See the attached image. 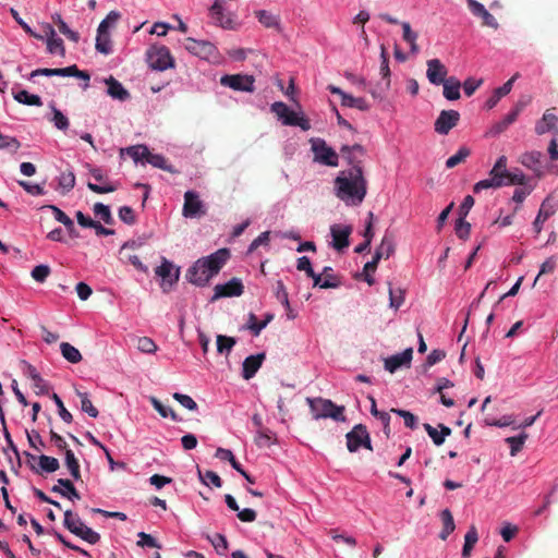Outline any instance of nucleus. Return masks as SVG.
<instances>
[{"mask_svg": "<svg viewBox=\"0 0 558 558\" xmlns=\"http://www.w3.org/2000/svg\"><path fill=\"white\" fill-rule=\"evenodd\" d=\"M220 84L236 92H254V77L252 75L233 74L223 75L220 78Z\"/></svg>", "mask_w": 558, "mask_h": 558, "instance_id": "f8f14e48", "label": "nucleus"}, {"mask_svg": "<svg viewBox=\"0 0 558 558\" xmlns=\"http://www.w3.org/2000/svg\"><path fill=\"white\" fill-rule=\"evenodd\" d=\"M401 29H403V40L410 45V52L412 54H417L420 52L417 33L411 29V24L409 22H401Z\"/></svg>", "mask_w": 558, "mask_h": 558, "instance_id": "2f4dec72", "label": "nucleus"}, {"mask_svg": "<svg viewBox=\"0 0 558 558\" xmlns=\"http://www.w3.org/2000/svg\"><path fill=\"white\" fill-rule=\"evenodd\" d=\"M345 446L349 452H356L361 446L366 450H372L369 434L362 423L347 432Z\"/></svg>", "mask_w": 558, "mask_h": 558, "instance_id": "423d86ee", "label": "nucleus"}, {"mask_svg": "<svg viewBox=\"0 0 558 558\" xmlns=\"http://www.w3.org/2000/svg\"><path fill=\"white\" fill-rule=\"evenodd\" d=\"M529 434L523 432L520 436H510L506 441L510 445V457H515L523 448Z\"/></svg>", "mask_w": 558, "mask_h": 558, "instance_id": "de8ad7c7", "label": "nucleus"}, {"mask_svg": "<svg viewBox=\"0 0 558 558\" xmlns=\"http://www.w3.org/2000/svg\"><path fill=\"white\" fill-rule=\"evenodd\" d=\"M209 11H210L213 19L215 20V23L218 26H220L225 29L233 28V21L229 16L225 15V13H223L221 0H216L211 4Z\"/></svg>", "mask_w": 558, "mask_h": 558, "instance_id": "bb28decb", "label": "nucleus"}, {"mask_svg": "<svg viewBox=\"0 0 558 558\" xmlns=\"http://www.w3.org/2000/svg\"><path fill=\"white\" fill-rule=\"evenodd\" d=\"M505 186V180L501 175L488 172V178L473 185V192L480 193L484 190L500 189Z\"/></svg>", "mask_w": 558, "mask_h": 558, "instance_id": "7c9ffc66", "label": "nucleus"}, {"mask_svg": "<svg viewBox=\"0 0 558 558\" xmlns=\"http://www.w3.org/2000/svg\"><path fill=\"white\" fill-rule=\"evenodd\" d=\"M466 5H469V9L475 16H480L482 19V25L493 29H498V21L484 4L476 0H466Z\"/></svg>", "mask_w": 558, "mask_h": 558, "instance_id": "a211bd4d", "label": "nucleus"}, {"mask_svg": "<svg viewBox=\"0 0 558 558\" xmlns=\"http://www.w3.org/2000/svg\"><path fill=\"white\" fill-rule=\"evenodd\" d=\"M60 352L62 357L71 364H77L82 361L80 351L68 342L60 344Z\"/></svg>", "mask_w": 558, "mask_h": 558, "instance_id": "ea45409f", "label": "nucleus"}, {"mask_svg": "<svg viewBox=\"0 0 558 558\" xmlns=\"http://www.w3.org/2000/svg\"><path fill=\"white\" fill-rule=\"evenodd\" d=\"M94 215L98 218H100L106 225H111L113 222V219L110 214V209L108 206L96 203L93 207Z\"/></svg>", "mask_w": 558, "mask_h": 558, "instance_id": "6e6d98bb", "label": "nucleus"}, {"mask_svg": "<svg viewBox=\"0 0 558 558\" xmlns=\"http://www.w3.org/2000/svg\"><path fill=\"white\" fill-rule=\"evenodd\" d=\"M535 132L538 135H544L548 132H558V117L553 110H547L543 118L536 123Z\"/></svg>", "mask_w": 558, "mask_h": 558, "instance_id": "5701e85b", "label": "nucleus"}, {"mask_svg": "<svg viewBox=\"0 0 558 558\" xmlns=\"http://www.w3.org/2000/svg\"><path fill=\"white\" fill-rule=\"evenodd\" d=\"M50 108L52 117L49 121L57 130L65 132L70 126L69 119L59 109H57L53 104L50 105Z\"/></svg>", "mask_w": 558, "mask_h": 558, "instance_id": "79ce46f5", "label": "nucleus"}, {"mask_svg": "<svg viewBox=\"0 0 558 558\" xmlns=\"http://www.w3.org/2000/svg\"><path fill=\"white\" fill-rule=\"evenodd\" d=\"M155 275L161 278L162 291L168 292L179 279V269H174L169 260L162 258L161 265L155 269Z\"/></svg>", "mask_w": 558, "mask_h": 558, "instance_id": "4468645a", "label": "nucleus"}, {"mask_svg": "<svg viewBox=\"0 0 558 558\" xmlns=\"http://www.w3.org/2000/svg\"><path fill=\"white\" fill-rule=\"evenodd\" d=\"M120 154H126L134 162L143 161L148 155V148L145 145H135L120 150Z\"/></svg>", "mask_w": 558, "mask_h": 558, "instance_id": "a18cd8bd", "label": "nucleus"}, {"mask_svg": "<svg viewBox=\"0 0 558 558\" xmlns=\"http://www.w3.org/2000/svg\"><path fill=\"white\" fill-rule=\"evenodd\" d=\"M520 77V74L517 73L512 75L507 83H504L499 88L493 92V95L486 100V108L493 109L499 102V100L511 93V88L513 87V82Z\"/></svg>", "mask_w": 558, "mask_h": 558, "instance_id": "b1692460", "label": "nucleus"}, {"mask_svg": "<svg viewBox=\"0 0 558 558\" xmlns=\"http://www.w3.org/2000/svg\"><path fill=\"white\" fill-rule=\"evenodd\" d=\"M58 485H61L63 488V498H68L69 500H78L81 498L80 493L75 489L71 480H63V477H60L58 480Z\"/></svg>", "mask_w": 558, "mask_h": 558, "instance_id": "3c124183", "label": "nucleus"}, {"mask_svg": "<svg viewBox=\"0 0 558 558\" xmlns=\"http://www.w3.org/2000/svg\"><path fill=\"white\" fill-rule=\"evenodd\" d=\"M312 417L319 420V417H330L336 422H343V408L335 405L331 401L322 398L306 399Z\"/></svg>", "mask_w": 558, "mask_h": 558, "instance_id": "7ed1b4c3", "label": "nucleus"}, {"mask_svg": "<svg viewBox=\"0 0 558 558\" xmlns=\"http://www.w3.org/2000/svg\"><path fill=\"white\" fill-rule=\"evenodd\" d=\"M150 404L153 405L154 410L161 416V417H168V415L174 421L178 422L180 420L177 414L166 407L162 405V403L157 400L156 398H150Z\"/></svg>", "mask_w": 558, "mask_h": 558, "instance_id": "13d9d810", "label": "nucleus"}, {"mask_svg": "<svg viewBox=\"0 0 558 558\" xmlns=\"http://www.w3.org/2000/svg\"><path fill=\"white\" fill-rule=\"evenodd\" d=\"M13 98L19 104L25 105V106H35L40 107L43 105L41 99L37 95H31L26 90H19L17 93H13Z\"/></svg>", "mask_w": 558, "mask_h": 558, "instance_id": "c03bdc74", "label": "nucleus"}, {"mask_svg": "<svg viewBox=\"0 0 558 558\" xmlns=\"http://www.w3.org/2000/svg\"><path fill=\"white\" fill-rule=\"evenodd\" d=\"M448 69L444 65L441 60L432 59L427 60V81L432 85L439 86L448 81Z\"/></svg>", "mask_w": 558, "mask_h": 558, "instance_id": "dca6fc26", "label": "nucleus"}, {"mask_svg": "<svg viewBox=\"0 0 558 558\" xmlns=\"http://www.w3.org/2000/svg\"><path fill=\"white\" fill-rule=\"evenodd\" d=\"M381 78L386 81V89L391 86V70L389 69V53L385 45H381V66H379Z\"/></svg>", "mask_w": 558, "mask_h": 558, "instance_id": "37998d69", "label": "nucleus"}, {"mask_svg": "<svg viewBox=\"0 0 558 558\" xmlns=\"http://www.w3.org/2000/svg\"><path fill=\"white\" fill-rule=\"evenodd\" d=\"M147 62L153 70L165 71L173 68V59L165 46H153L148 49Z\"/></svg>", "mask_w": 558, "mask_h": 558, "instance_id": "0eeeda50", "label": "nucleus"}, {"mask_svg": "<svg viewBox=\"0 0 558 558\" xmlns=\"http://www.w3.org/2000/svg\"><path fill=\"white\" fill-rule=\"evenodd\" d=\"M51 400L54 402L57 409H58V414L59 416L66 423V424H71L72 420H73V416L72 414L64 408L63 405V402L61 401V399L58 397V395L56 393H52L51 396Z\"/></svg>", "mask_w": 558, "mask_h": 558, "instance_id": "e2e57ef3", "label": "nucleus"}, {"mask_svg": "<svg viewBox=\"0 0 558 558\" xmlns=\"http://www.w3.org/2000/svg\"><path fill=\"white\" fill-rule=\"evenodd\" d=\"M517 120L518 114L513 110H510L502 121H499L497 124H495V132L497 134L505 132L508 126L513 124Z\"/></svg>", "mask_w": 558, "mask_h": 558, "instance_id": "0e129e2a", "label": "nucleus"}, {"mask_svg": "<svg viewBox=\"0 0 558 558\" xmlns=\"http://www.w3.org/2000/svg\"><path fill=\"white\" fill-rule=\"evenodd\" d=\"M461 114L457 110H442L434 122V131L440 135H448L459 124Z\"/></svg>", "mask_w": 558, "mask_h": 558, "instance_id": "ddd939ff", "label": "nucleus"}, {"mask_svg": "<svg viewBox=\"0 0 558 558\" xmlns=\"http://www.w3.org/2000/svg\"><path fill=\"white\" fill-rule=\"evenodd\" d=\"M243 284L242 282L233 278L225 284H217L214 288V295L210 301L215 302L221 298H234L243 294Z\"/></svg>", "mask_w": 558, "mask_h": 558, "instance_id": "2eb2a0df", "label": "nucleus"}, {"mask_svg": "<svg viewBox=\"0 0 558 558\" xmlns=\"http://www.w3.org/2000/svg\"><path fill=\"white\" fill-rule=\"evenodd\" d=\"M235 340L231 337L226 336H217L216 345L218 353H229L231 349L234 347Z\"/></svg>", "mask_w": 558, "mask_h": 558, "instance_id": "052dcab7", "label": "nucleus"}, {"mask_svg": "<svg viewBox=\"0 0 558 558\" xmlns=\"http://www.w3.org/2000/svg\"><path fill=\"white\" fill-rule=\"evenodd\" d=\"M49 275L50 268L46 265H38L31 272L32 278L39 283L45 282Z\"/></svg>", "mask_w": 558, "mask_h": 558, "instance_id": "774afa93", "label": "nucleus"}, {"mask_svg": "<svg viewBox=\"0 0 558 558\" xmlns=\"http://www.w3.org/2000/svg\"><path fill=\"white\" fill-rule=\"evenodd\" d=\"M257 21L266 28H275L280 31L279 17L265 10L254 12Z\"/></svg>", "mask_w": 558, "mask_h": 558, "instance_id": "473e14b6", "label": "nucleus"}, {"mask_svg": "<svg viewBox=\"0 0 558 558\" xmlns=\"http://www.w3.org/2000/svg\"><path fill=\"white\" fill-rule=\"evenodd\" d=\"M472 226L466 222L463 218H458L456 221V236L460 240H468L470 238V231Z\"/></svg>", "mask_w": 558, "mask_h": 558, "instance_id": "bf43d9fd", "label": "nucleus"}, {"mask_svg": "<svg viewBox=\"0 0 558 558\" xmlns=\"http://www.w3.org/2000/svg\"><path fill=\"white\" fill-rule=\"evenodd\" d=\"M59 460L56 458H51V456H38V466L39 469L33 470L39 474L40 472H56L59 470Z\"/></svg>", "mask_w": 558, "mask_h": 558, "instance_id": "58836bf2", "label": "nucleus"}, {"mask_svg": "<svg viewBox=\"0 0 558 558\" xmlns=\"http://www.w3.org/2000/svg\"><path fill=\"white\" fill-rule=\"evenodd\" d=\"M183 198L182 216L184 218H199L206 215L205 205L196 192L187 191Z\"/></svg>", "mask_w": 558, "mask_h": 558, "instance_id": "9b49d317", "label": "nucleus"}, {"mask_svg": "<svg viewBox=\"0 0 558 558\" xmlns=\"http://www.w3.org/2000/svg\"><path fill=\"white\" fill-rule=\"evenodd\" d=\"M440 520L442 521V530H440V539H448V536L454 531V519L452 512L448 508H445L440 512Z\"/></svg>", "mask_w": 558, "mask_h": 558, "instance_id": "72a5a7b5", "label": "nucleus"}, {"mask_svg": "<svg viewBox=\"0 0 558 558\" xmlns=\"http://www.w3.org/2000/svg\"><path fill=\"white\" fill-rule=\"evenodd\" d=\"M276 441V436L272 432L267 429V427H260L256 430V435L254 437V442L259 448H269Z\"/></svg>", "mask_w": 558, "mask_h": 558, "instance_id": "c9c22d12", "label": "nucleus"}, {"mask_svg": "<svg viewBox=\"0 0 558 558\" xmlns=\"http://www.w3.org/2000/svg\"><path fill=\"white\" fill-rule=\"evenodd\" d=\"M63 525L76 537H81L88 544H97L100 539L99 534L93 531L92 527H87L81 520L80 517L74 514L72 510L64 511Z\"/></svg>", "mask_w": 558, "mask_h": 558, "instance_id": "20e7f679", "label": "nucleus"}, {"mask_svg": "<svg viewBox=\"0 0 558 558\" xmlns=\"http://www.w3.org/2000/svg\"><path fill=\"white\" fill-rule=\"evenodd\" d=\"M381 258L388 259L395 252L396 245L393 244V239L386 235L381 239V244H379L377 251H375Z\"/></svg>", "mask_w": 558, "mask_h": 558, "instance_id": "09e8293b", "label": "nucleus"}, {"mask_svg": "<svg viewBox=\"0 0 558 558\" xmlns=\"http://www.w3.org/2000/svg\"><path fill=\"white\" fill-rule=\"evenodd\" d=\"M76 396L80 398L82 412L86 413L89 417H96L98 415V411L92 404L87 393L76 391Z\"/></svg>", "mask_w": 558, "mask_h": 558, "instance_id": "603ef678", "label": "nucleus"}, {"mask_svg": "<svg viewBox=\"0 0 558 558\" xmlns=\"http://www.w3.org/2000/svg\"><path fill=\"white\" fill-rule=\"evenodd\" d=\"M121 17L120 13L117 11H110L107 16L100 22L98 25L97 32L105 33L108 32L109 27L116 24Z\"/></svg>", "mask_w": 558, "mask_h": 558, "instance_id": "680f3d73", "label": "nucleus"}, {"mask_svg": "<svg viewBox=\"0 0 558 558\" xmlns=\"http://www.w3.org/2000/svg\"><path fill=\"white\" fill-rule=\"evenodd\" d=\"M423 428H425L427 435L436 446H441L444 441H446V438L452 433V429H450L448 425H444V423L438 425V428H440L439 432L437 427H432L428 423H425Z\"/></svg>", "mask_w": 558, "mask_h": 558, "instance_id": "c85d7f7f", "label": "nucleus"}, {"mask_svg": "<svg viewBox=\"0 0 558 558\" xmlns=\"http://www.w3.org/2000/svg\"><path fill=\"white\" fill-rule=\"evenodd\" d=\"M272 319L271 315H267L266 318L263 322H257L254 314H250L248 322H247V329L257 337L260 331L269 324V322Z\"/></svg>", "mask_w": 558, "mask_h": 558, "instance_id": "8fccbe9b", "label": "nucleus"}, {"mask_svg": "<svg viewBox=\"0 0 558 558\" xmlns=\"http://www.w3.org/2000/svg\"><path fill=\"white\" fill-rule=\"evenodd\" d=\"M469 155L470 150L466 147H460L452 157L448 158L447 163H445L447 169H453L456 166H459Z\"/></svg>", "mask_w": 558, "mask_h": 558, "instance_id": "5fc2aeb1", "label": "nucleus"}, {"mask_svg": "<svg viewBox=\"0 0 558 558\" xmlns=\"http://www.w3.org/2000/svg\"><path fill=\"white\" fill-rule=\"evenodd\" d=\"M75 185V175L71 170L61 172L58 177V186L61 190V194L65 195L73 190Z\"/></svg>", "mask_w": 558, "mask_h": 558, "instance_id": "a19ab883", "label": "nucleus"}, {"mask_svg": "<svg viewBox=\"0 0 558 558\" xmlns=\"http://www.w3.org/2000/svg\"><path fill=\"white\" fill-rule=\"evenodd\" d=\"M105 84L107 85V95L112 99L125 101L130 98L129 92L114 77L109 76L105 80Z\"/></svg>", "mask_w": 558, "mask_h": 558, "instance_id": "a878e982", "label": "nucleus"}, {"mask_svg": "<svg viewBox=\"0 0 558 558\" xmlns=\"http://www.w3.org/2000/svg\"><path fill=\"white\" fill-rule=\"evenodd\" d=\"M53 24L58 27V31L65 36L69 40L73 43H77L80 39V36L76 32L69 28L66 23L62 20L60 14H53L51 16Z\"/></svg>", "mask_w": 558, "mask_h": 558, "instance_id": "e433bc0d", "label": "nucleus"}, {"mask_svg": "<svg viewBox=\"0 0 558 558\" xmlns=\"http://www.w3.org/2000/svg\"><path fill=\"white\" fill-rule=\"evenodd\" d=\"M558 209V203L551 196L547 197L541 206L537 218L534 221V229L537 234L543 230L544 223L555 215Z\"/></svg>", "mask_w": 558, "mask_h": 558, "instance_id": "6ab92c4d", "label": "nucleus"}, {"mask_svg": "<svg viewBox=\"0 0 558 558\" xmlns=\"http://www.w3.org/2000/svg\"><path fill=\"white\" fill-rule=\"evenodd\" d=\"M45 34L47 36V50L51 54L64 56L65 49L61 38L56 37L53 27L49 24L45 25Z\"/></svg>", "mask_w": 558, "mask_h": 558, "instance_id": "393cba45", "label": "nucleus"}, {"mask_svg": "<svg viewBox=\"0 0 558 558\" xmlns=\"http://www.w3.org/2000/svg\"><path fill=\"white\" fill-rule=\"evenodd\" d=\"M442 96L449 101L459 100L461 98V82L451 76L442 84Z\"/></svg>", "mask_w": 558, "mask_h": 558, "instance_id": "c756f323", "label": "nucleus"}, {"mask_svg": "<svg viewBox=\"0 0 558 558\" xmlns=\"http://www.w3.org/2000/svg\"><path fill=\"white\" fill-rule=\"evenodd\" d=\"M413 360V349H405L401 354H395L384 361V368L390 374L403 366H410Z\"/></svg>", "mask_w": 558, "mask_h": 558, "instance_id": "aec40b11", "label": "nucleus"}, {"mask_svg": "<svg viewBox=\"0 0 558 558\" xmlns=\"http://www.w3.org/2000/svg\"><path fill=\"white\" fill-rule=\"evenodd\" d=\"M270 111L277 117L278 120L281 121L283 125L299 126L302 131H307L311 128L310 121L306 118L303 116H298L281 101L274 102L270 106Z\"/></svg>", "mask_w": 558, "mask_h": 558, "instance_id": "39448f33", "label": "nucleus"}, {"mask_svg": "<svg viewBox=\"0 0 558 558\" xmlns=\"http://www.w3.org/2000/svg\"><path fill=\"white\" fill-rule=\"evenodd\" d=\"M64 462H65V466H66L70 475L75 481H81V471H80L78 460L74 457V453L72 452L71 449H65Z\"/></svg>", "mask_w": 558, "mask_h": 558, "instance_id": "4c0bfd02", "label": "nucleus"}, {"mask_svg": "<svg viewBox=\"0 0 558 558\" xmlns=\"http://www.w3.org/2000/svg\"><path fill=\"white\" fill-rule=\"evenodd\" d=\"M327 90L332 95H338L341 100V106L347 108H355L360 111H367L369 109V105L364 98H355L351 95L345 94L340 88L328 85Z\"/></svg>", "mask_w": 558, "mask_h": 558, "instance_id": "f3484780", "label": "nucleus"}, {"mask_svg": "<svg viewBox=\"0 0 558 558\" xmlns=\"http://www.w3.org/2000/svg\"><path fill=\"white\" fill-rule=\"evenodd\" d=\"M265 360V354H256L247 356L242 364V377L245 380H248L255 376L257 371L260 368L263 361Z\"/></svg>", "mask_w": 558, "mask_h": 558, "instance_id": "4be33fe9", "label": "nucleus"}, {"mask_svg": "<svg viewBox=\"0 0 558 558\" xmlns=\"http://www.w3.org/2000/svg\"><path fill=\"white\" fill-rule=\"evenodd\" d=\"M542 158L543 154L541 151H529L525 153L519 158V162L526 167L527 169L535 172L537 175L542 174Z\"/></svg>", "mask_w": 558, "mask_h": 558, "instance_id": "cd10ccee", "label": "nucleus"}, {"mask_svg": "<svg viewBox=\"0 0 558 558\" xmlns=\"http://www.w3.org/2000/svg\"><path fill=\"white\" fill-rule=\"evenodd\" d=\"M351 227L333 225L330 227V235L332 239V247L337 251H342L349 246V235L351 234Z\"/></svg>", "mask_w": 558, "mask_h": 558, "instance_id": "412c9836", "label": "nucleus"}, {"mask_svg": "<svg viewBox=\"0 0 558 558\" xmlns=\"http://www.w3.org/2000/svg\"><path fill=\"white\" fill-rule=\"evenodd\" d=\"M184 48L193 56L204 60H215L217 58V48L209 41L186 38Z\"/></svg>", "mask_w": 558, "mask_h": 558, "instance_id": "9d476101", "label": "nucleus"}, {"mask_svg": "<svg viewBox=\"0 0 558 558\" xmlns=\"http://www.w3.org/2000/svg\"><path fill=\"white\" fill-rule=\"evenodd\" d=\"M198 477L205 485H208V483L214 487H221L222 485L220 477L214 473V471H206L205 473H202L198 469Z\"/></svg>", "mask_w": 558, "mask_h": 558, "instance_id": "338daca9", "label": "nucleus"}, {"mask_svg": "<svg viewBox=\"0 0 558 558\" xmlns=\"http://www.w3.org/2000/svg\"><path fill=\"white\" fill-rule=\"evenodd\" d=\"M145 161L155 168L172 172L171 168L167 166V161L161 155L151 154L148 150V155H146Z\"/></svg>", "mask_w": 558, "mask_h": 558, "instance_id": "864d4df0", "label": "nucleus"}, {"mask_svg": "<svg viewBox=\"0 0 558 558\" xmlns=\"http://www.w3.org/2000/svg\"><path fill=\"white\" fill-rule=\"evenodd\" d=\"M478 542V532L474 525L469 527L466 534H464V546L462 547V557L469 558L472 555L474 545Z\"/></svg>", "mask_w": 558, "mask_h": 558, "instance_id": "f704fd0d", "label": "nucleus"}, {"mask_svg": "<svg viewBox=\"0 0 558 558\" xmlns=\"http://www.w3.org/2000/svg\"><path fill=\"white\" fill-rule=\"evenodd\" d=\"M229 256L227 248H220L207 257L197 259L186 271L187 281L197 287L206 286L225 266Z\"/></svg>", "mask_w": 558, "mask_h": 558, "instance_id": "f03ea898", "label": "nucleus"}, {"mask_svg": "<svg viewBox=\"0 0 558 558\" xmlns=\"http://www.w3.org/2000/svg\"><path fill=\"white\" fill-rule=\"evenodd\" d=\"M340 151L351 168L341 171L335 179L336 196L345 205L357 206L366 195V180L363 177L361 161L356 160L354 154L363 156L364 149L355 144L353 146H342Z\"/></svg>", "mask_w": 558, "mask_h": 558, "instance_id": "f257e3e1", "label": "nucleus"}, {"mask_svg": "<svg viewBox=\"0 0 558 558\" xmlns=\"http://www.w3.org/2000/svg\"><path fill=\"white\" fill-rule=\"evenodd\" d=\"M95 49L102 54H109L111 52V39L109 32H97Z\"/></svg>", "mask_w": 558, "mask_h": 558, "instance_id": "49530a36", "label": "nucleus"}, {"mask_svg": "<svg viewBox=\"0 0 558 558\" xmlns=\"http://www.w3.org/2000/svg\"><path fill=\"white\" fill-rule=\"evenodd\" d=\"M208 539L211 544V546L216 549V553L219 554V555H223L228 548V543H227V538L225 536H222V534H216L214 536H211L209 538L208 536Z\"/></svg>", "mask_w": 558, "mask_h": 558, "instance_id": "69168bd1", "label": "nucleus"}, {"mask_svg": "<svg viewBox=\"0 0 558 558\" xmlns=\"http://www.w3.org/2000/svg\"><path fill=\"white\" fill-rule=\"evenodd\" d=\"M311 149L314 154V161L328 167H337L338 156L332 148L327 146L324 140H311Z\"/></svg>", "mask_w": 558, "mask_h": 558, "instance_id": "6e6552de", "label": "nucleus"}, {"mask_svg": "<svg viewBox=\"0 0 558 558\" xmlns=\"http://www.w3.org/2000/svg\"><path fill=\"white\" fill-rule=\"evenodd\" d=\"M136 349L145 354H153L157 351V345L148 337H141L137 339Z\"/></svg>", "mask_w": 558, "mask_h": 558, "instance_id": "4d7b16f0", "label": "nucleus"}, {"mask_svg": "<svg viewBox=\"0 0 558 558\" xmlns=\"http://www.w3.org/2000/svg\"><path fill=\"white\" fill-rule=\"evenodd\" d=\"M36 76H74L85 82L83 86L84 89L88 87L89 82V74L78 70L76 65H70L63 69H37L31 73L29 77L33 78Z\"/></svg>", "mask_w": 558, "mask_h": 558, "instance_id": "1a4fd4ad", "label": "nucleus"}]
</instances>
